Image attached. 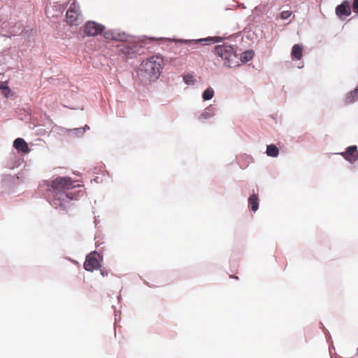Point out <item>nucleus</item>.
<instances>
[{
    "mask_svg": "<svg viewBox=\"0 0 358 358\" xmlns=\"http://www.w3.org/2000/svg\"><path fill=\"white\" fill-rule=\"evenodd\" d=\"M75 187L71 178L58 176L51 181L43 180L39 185V189L42 192H46L45 199L52 207L67 212L70 201L78 200L85 194V191L81 189L67 192Z\"/></svg>",
    "mask_w": 358,
    "mask_h": 358,
    "instance_id": "obj_1",
    "label": "nucleus"
},
{
    "mask_svg": "<svg viewBox=\"0 0 358 358\" xmlns=\"http://www.w3.org/2000/svg\"><path fill=\"white\" fill-rule=\"evenodd\" d=\"M103 36L106 40L121 41L117 48L119 52L127 59H133L141 54L143 47L134 38L115 29H109L103 32Z\"/></svg>",
    "mask_w": 358,
    "mask_h": 358,
    "instance_id": "obj_2",
    "label": "nucleus"
},
{
    "mask_svg": "<svg viewBox=\"0 0 358 358\" xmlns=\"http://www.w3.org/2000/svg\"><path fill=\"white\" fill-rule=\"evenodd\" d=\"M164 65L163 57L159 54L154 55L142 62L137 76L139 79L145 77V82H155L159 78ZM143 81L144 80H141V82Z\"/></svg>",
    "mask_w": 358,
    "mask_h": 358,
    "instance_id": "obj_3",
    "label": "nucleus"
},
{
    "mask_svg": "<svg viewBox=\"0 0 358 358\" xmlns=\"http://www.w3.org/2000/svg\"><path fill=\"white\" fill-rule=\"evenodd\" d=\"M214 53L224 61L225 66L232 68L238 66L237 61L238 55L234 45L225 43L216 45L214 47Z\"/></svg>",
    "mask_w": 358,
    "mask_h": 358,
    "instance_id": "obj_4",
    "label": "nucleus"
},
{
    "mask_svg": "<svg viewBox=\"0 0 358 358\" xmlns=\"http://www.w3.org/2000/svg\"><path fill=\"white\" fill-rule=\"evenodd\" d=\"M98 255L101 261H103V255L99 254L97 251L94 250L91 252L85 257V261L83 264L84 268L89 272H93L95 270H99L101 267V262L96 257Z\"/></svg>",
    "mask_w": 358,
    "mask_h": 358,
    "instance_id": "obj_5",
    "label": "nucleus"
},
{
    "mask_svg": "<svg viewBox=\"0 0 358 358\" xmlns=\"http://www.w3.org/2000/svg\"><path fill=\"white\" fill-rule=\"evenodd\" d=\"M106 27L93 20H88L84 26V32L87 36H96L102 34Z\"/></svg>",
    "mask_w": 358,
    "mask_h": 358,
    "instance_id": "obj_6",
    "label": "nucleus"
},
{
    "mask_svg": "<svg viewBox=\"0 0 358 358\" xmlns=\"http://www.w3.org/2000/svg\"><path fill=\"white\" fill-rule=\"evenodd\" d=\"M223 40L222 36H208L206 38H202L199 39H180L179 43L181 44H203L204 42L208 45L218 43L222 42Z\"/></svg>",
    "mask_w": 358,
    "mask_h": 358,
    "instance_id": "obj_7",
    "label": "nucleus"
},
{
    "mask_svg": "<svg viewBox=\"0 0 358 358\" xmlns=\"http://www.w3.org/2000/svg\"><path fill=\"white\" fill-rule=\"evenodd\" d=\"M21 178V173H18L15 176L4 175L2 176L1 183L5 191H10L19 185L18 180H20Z\"/></svg>",
    "mask_w": 358,
    "mask_h": 358,
    "instance_id": "obj_8",
    "label": "nucleus"
},
{
    "mask_svg": "<svg viewBox=\"0 0 358 358\" xmlns=\"http://www.w3.org/2000/svg\"><path fill=\"white\" fill-rule=\"evenodd\" d=\"M345 160L350 164H354L358 160V147L356 145L348 146L344 151L338 153Z\"/></svg>",
    "mask_w": 358,
    "mask_h": 358,
    "instance_id": "obj_9",
    "label": "nucleus"
},
{
    "mask_svg": "<svg viewBox=\"0 0 358 358\" xmlns=\"http://www.w3.org/2000/svg\"><path fill=\"white\" fill-rule=\"evenodd\" d=\"M335 11L338 17L341 20H344L352 13L350 1H343L341 3L336 7Z\"/></svg>",
    "mask_w": 358,
    "mask_h": 358,
    "instance_id": "obj_10",
    "label": "nucleus"
},
{
    "mask_svg": "<svg viewBox=\"0 0 358 358\" xmlns=\"http://www.w3.org/2000/svg\"><path fill=\"white\" fill-rule=\"evenodd\" d=\"M13 147L18 152H21L23 155L28 154L31 151V149L29 147V145L27 143V141L21 137H18L14 140Z\"/></svg>",
    "mask_w": 358,
    "mask_h": 358,
    "instance_id": "obj_11",
    "label": "nucleus"
},
{
    "mask_svg": "<svg viewBox=\"0 0 358 358\" xmlns=\"http://www.w3.org/2000/svg\"><path fill=\"white\" fill-rule=\"evenodd\" d=\"M248 208L253 213H256L259 207V199L258 193H256L254 189L250 194L248 199Z\"/></svg>",
    "mask_w": 358,
    "mask_h": 358,
    "instance_id": "obj_12",
    "label": "nucleus"
},
{
    "mask_svg": "<svg viewBox=\"0 0 358 358\" xmlns=\"http://www.w3.org/2000/svg\"><path fill=\"white\" fill-rule=\"evenodd\" d=\"M24 162L23 155H12L7 161L6 166L10 169L20 167Z\"/></svg>",
    "mask_w": 358,
    "mask_h": 358,
    "instance_id": "obj_13",
    "label": "nucleus"
},
{
    "mask_svg": "<svg viewBox=\"0 0 358 358\" xmlns=\"http://www.w3.org/2000/svg\"><path fill=\"white\" fill-rule=\"evenodd\" d=\"M303 46L302 44H294L291 50V57L294 60H301L303 57Z\"/></svg>",
    "mask_w": 358,
    "mask_h": 358,
    "instance_id": "obj_14",
    "label": "nucleus"
},
{
    "mask_svg": "<svg viewBox=\"0 0 358 358\" xmlns=\"http://www.w3.org/2000/svg\"><path fill=\"white\" fill-rule=\"evenodd\" d=\"M215 108L213 105H209L199 116V120L203 121L210 119L215 115Z\"/></svg>",
    "mask_w": 358,
    "mask_h": 358,
    "instance_id": "obj_15",
    "label": "nucleus"
},
{
    "mask_svg": "<svg viewBox=\"0 0 358 358\" xmlns=\"http://www.w3.org/2000/svg\"><path fill=\"white\" fill-rule=\"evenodd\" d=\"M358 101V85L353 90L348 92L345 95V104H352Z\"/></svg>",
    "mask_w": 358,
    "mask_h": 358,
    "instance_id": "obj_16",
    "label": "nucleus"
},
{
    "mask_svg": "<svg viewBox=\"0 0 358 358\" xmlns=\"http://www.w3.org/2000/svg\"><path fill=\"white\" fill-rule=\"evenodd\" d=\"M266 154L268 157H277L279 155V148L275 144H269L266 145Z\"/></svg>",
    "mask_w": 358,
    "mask_h": 358,
    "instance_id": "obj_17",
    "label": "nucleus"
},
{
    "mask_svg": "<svg viewBox=\"0 0 358 358\" xmlns=\"http://www.w3.org/2000/svg\"><path fill=\"white\" fill-rule=\"evenodd\" d=\"M255 52L253 50H246L241 53L240 60L243 64H246L253 58Z\"/></svg>",
    "mask_w": 358,
    "mask_h": 358,
    "instance_id": "obj_18",
    "label": "nucleus"
},
{
    "mask_svg": "<svg viewBox=\"0 0 358 358\" xmlns=\"http://www.w3.org/2000/svg\"><path fill=\"white\" fill-rule=\"evenodd\" d=\"M78 13H73L71 12L67 11L66 13L65 17L66 18L67 23L71 25H78Z\"/></svg>",
    "mask_w": 358,
    "mask_h": 358,
    "instance_id": "obj_19",
    "label": "nucleus"
},
{
    "mask_svg": "<svg viewBox=\"0 0 358 358\" xmlns=\"http://www.w3.org/2000/svg\"><path fill=\"white\" fill-rule=\"evenodd\" d=\"M66 133L74 137H81L84 135V130L80 127L67 129H66Z\"/></svg>",
    "mask_w": 358,
    "mask_h": 358,
    "instance_id": "obj_20",
    "label": "nucleus"
},
{
    "mask_svg": "<svg viewBox=\"0 0 358 358\" xmlns=\"http://www.w3.org/2000/svg\"><path fill=\"white\" fill-rule=\"evenodd\" d=\"M215 91L211 87H208L202 92L201 97L203 101H209L214 96Z\"/></svg>",
    "mask_w": 358,
    "mask_h": 358,
    "instance_id": "obj_21",
    "label": "nucleus"
},
{
    "mask_svg": "<svg viewBox=\"0 0 358 358\" xmlns=\"http://www.w3.org/2000/svg\"><path fill=\"white\" fill-rule=\"evenodd\" d=\"M182 80H183V82L187 85H194L196 83V79L194 78L193 75H192L191 73L185 74L182 76Z\"/></svg>",
    "mask_w": 358,
    "mask_h": 358,
    "instance_id": "obj_22",
    "label": "nucleus"
},
{
    "mask_svg": "<svg viewBox=\"0 0 358 358\" xmlns=\"http://www.w3.org/2000/svg\"><path fill=\"white\" fill-rule=\"evenodd\" d=\"M78 10H79V4L76 2V0H74L72 2V3L70 5L67 11L71 12L73 13H77Z\"/></svg>",
    "mask_w": 358,
    "mask_h": 358,
    "instance_id": "obj_23",
    "label": "nucleus"
},
{
    "mask_svg": "<svg viewBox=\"0 0 358 358\" xmlns=\"http://www.w3.org/2000/svg\"><path fill=\"white\" fill-rule=\"evenodd\" d=\"M292 14V12L291 10H282L280 13V17L282 20H287L288 19Z\"/></svg>",
    "mask_w": 358,
    "mask_h": 358,
    "instance_id": "obj_24",
    "label": "nucleus"
},
{
    "mask_svg": "<svg viewBox=\"0 0 358 358\" xmlns=\"http://www.w3.org/2000/svg\"><path fill=\"white\" fill-rule=\"evenodd\" d=\"M352 7L353 11L356 13V17H358V0H353Z\"/></svg>",
    "mask_w": 358,
    "mask_h": 358,
    "instance_id": "obj_25",
    "label": "nucleus"
},
{
    "mask_svg": "<svg viewBox=\"0 0 358 358\" xmlns=\"http://www.w3.org/2000/svg\"><path fill=\"white\" fill-rule=\"evenodd\" d=\"M100 273L103 277L107 276L109 274V271L105 267H100Z\"/></svg>",
    "mask_w": 358,
    "mask_h": 358,
    "instance_id": "obj_26",
    "label": "nucleus"
},
{
    "mask_svg": "<svg viewBox=\"0 0 358 358\" xmlns=\"http://www.w3.org/2000/svg\"><path fill=\"white\" fill-rule=\"evenodd\" d=\"M0 90H8V92L11 91L10 87L2 82H0Z\"/></svg>",
    "mask_w": 358,
    "mask_h": 358,
    "instance_id": "obj_27",
    "label": "nucleus"
},
{
    "mask_svg": "<svg viewBox=\"0 0 358 358\" xmlns=\"http://www.w3.org/2000/svg\"><path fill=\"white\" fill-rule=\"evenodd\" d=\"M113 308H114V313H115V322H117L120 319V317H117V310L116 308L113 306Z\"/></svg>",
    "mask_w": 358,
    "mask_h": 358,
    "instance_id": "obj_28",
    "label": "nucleus"
},
{
    "mask_svg": "<svg viewBox=\"0 0 358 358\" xmlns=\"http://www.w3.org/2000/svg\"><path fill=\"white\" fill-rule=\"evenodd\" d=\"M325 336H326V338L327 340V342H329V339H331V335H330V333L327 330L325 329Z\"/></svg>",
    "mask_w": 358,
    "mask_h": 358,
    "instance_id": "obj_29",
    "label": "nucleus"
},
{
    "mask_svg": "<svg viewBox=\"0 0 358 358\" xmlns=\"http://www.w3.org/2000/svg\"><path fill=\"white\" fill-rule=\"evenodd\" d=\"M80 128H83L84 130V134L86 131L90 130V127L87 124H85L84 127H81Z\"/></svg>",
    "mask_w": 358,
    "mask_h": 358,
    "instance_id": "obj_30",
    "label": "nucleus"
},
{
    "mask_svg": "<svg viewBox=\"0 0 358 358\" xmlns=\"http://www.w3.org/2000/svg\"><path fill=\"white\" fill-rule=\"evenodd\" d=\"M117 300H118V301H119V302H120V301H122V296H121V295H120V294H119V295L117 296Z\"/></svg>",
    "mask_w": 358,
    "mask_h": 358,
    "instance_id": "obj_31",
    "label": "nucleus"
},
{
    "mask_svg": "<svg viewBox=\"0 0 358 358\" xmlns=\"http://www.w3.org/2000/svg\"><path fill=\"white\" fill-rule=\"evenodd\" d=\"M94 222L96 225L99 223V220L95 217Z\"/></svg>",
    "mask_w": 358,
    "mask_h": 358,
    "instance_id": "obj_32",
    "label": "nucleus"
},
{
    "mask_svg": "<svg viewBox=\"0 0 358 358\" xmlns=\"http://www.w3.org/2000/svg\"><path fill=\"white\" fill-rule=\"evenodd\" d=\"M230 278H234V279H238V276L234 275H230Z\"/></svg>",
    "mask_w": 358,
    "mask_h": 358,
    "instance_id": "obj_33",
    "label": "nucleus"
},
{
    "mask_svg": "<svg viewBox=\"0 0 358 358\" xmlns=\"http://www.w3.org/2000/svg\"><path fill=\"white\" fill-rule=\"evenodd\" d=\"M144 284L149 286V287H151L150 285L149 284V282H148L147 281L144 280L143 281Z\"/></svg>",
    "mask_w": 358,
    "mask_h": 358,
    "instance_id": "obj_34",
    "label": "nucleus"
},
{
    "mask_svg": "<svg viewBox=\"0 0 358 358\" xmlns=\"http://www.w3.org/2000/svg\"><path fill=\"white\" fill-rule=\"evenodd\" d=\"M144 284L149 286V287H151L150 285L149 284V282H148L147 281L144 280L143 281Z\"/></svg>",
    "mask_w": 358,
    "mask_h": 358,
    "instance_id": "obj_35",
    "label": "nucleus"
},
{
    "mask_svg": "<svg viewBox=\"0 0 358 358\" xmlns=\"http://www.w3.org/2000/svg\"><path fill=\"white\" fill-rule=\"evenodd\" d=\"M99 177H96V178L94 179V180L95 182H99Z\"/></svg>",
    "mask_w": 358,
    "mask_h": 358,
    "instance_id": "obj_36",
    "label": "nucleus"
},
{
    "mask_svg": "<svg viewBox=\"0 0 358 358\" xmlns=\"http://www.w3.org/2000/svg\"><path fill=\"white\" fill-rule=\"evenodd\" d=\"M241 6H242L243 8H245V6L243 4H241Z\"/></svg>",
    "mask_w": 358,
    "mask_h": 358,
    "instance_id": "obj_37",
    "label": "nucleus"
},
{
    "mask_svg": "<svg viewBox=\"0 0 358 358\" xmlns=\"http://www.w3.org/2000/svg\"><path fill=\"white\" fill-rule=\"evenodd\" d=\"M357 352H358V348H357Z\"/></svg>",
    "mask_w": 358,
    "mask_h": 358,
    "instance_id": "obj_38",
    "label": "nucleus"
}]
</instances>
